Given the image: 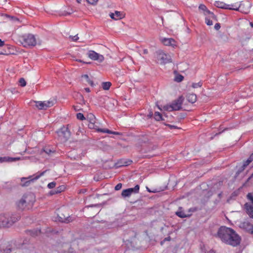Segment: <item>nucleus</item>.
<instances>
[{
    "instance_id": "obj_32",
    "label": "nucleus",
    "mask_w": 253,
    "mask_h": 253,
    "mask_svg": "<svg viewBox=\"0 0 253 253\" xmlns=\"http://www.w3.org/2000/svg\"><path fill=\"white\" fill-rule=\"evenodd\" d=\"M77 118L80 120H85V117L82 113H79L77 114Z\"/></svg>"
},
{
    "instance_id": "obj_31",
    "label": "nucleus",
    "mask_w": 253,
    "mask_h": 253,
    "mask_svg": "<svg viewBox=\"0 0 253 253\" xmlns=\"http://www.w3.org/2000/svg\"><path fill=\"white\" fill-rule=\"evenodd\" d=\"M21 158L20 157H16V158H12L8 157V162H12L16 161H18L21 160Z\"/></svg>"
},
{
    "instance_id": "obj_15",
    "label": "nucleus",
    "mask_w": 253,
    "mask_h": 253,
    "mask_svg": "<svg viewBox=\"0 0 253 253\" xmlns=\"http://www.w3.org/2000/svg\"><path fill=\"white\" fill-rule=\"evenodd\" d=\"M241 227L246 231L253 233V225L248 221H244L241 224Z\"/></svg>"
},
{
    "instance_id": "obj_18",
    "label": "nucleus",
    "mask_w": 253,
    "mask_h": 253,
    "mask_svg": "<svg viewBox=\"0 0 253 253\" xmlns=\"http://www.w3.org/2000/svg\"><path fill=\"white\" fill-rule=\"evenodd\" d=\"M17 204L19 208L21 209H24L28 205L24 195L23 196L21 199L17 202Z\"/></svg>"
},
{
    "instance_id": "obj_42",
    "label": "nucleus",
    "mask_w": 253,
    "mask_h": 253,
    "mask_svg": "<svg viewBox=\"0 0 253 253\" xmlns=\"http://www.w3.org/2000/svg\"><path fill=\"white\" fill-rule=\"evenodd\" d=\"M168 126H169V127L170 129H177L178 128V127L175 126H174V125H167Z\"/></svg>"
},
{
    "instance_id": "obj_38",
    "label": "nucleus",
    "mask_w": 253,
    "mask_h": 253,
    "mask_svg": "<svg viewBox=\"0 0 253 253\" xmlns=\"http://www.w3.org/2000/svg\"><path fill=\"white\" fill-rule=\"evenodd\" d=\"M65 187L64 186L62 185L58 187V190L55 192L56 193H60L61 191H63Z\"/></svg>"
},
{
    "instance_id": "obj_41",
    "label": "nucleus",
    "mask_w": 253,
    "mask_h": 253,
    "mask_svg": "<svg viewBox=\"0 0 253 253\" xmlns=\"http://www.w3.org/2000/svg\"><path fill=\"white\" fill-rule=\"evenodd\" d=\"M122 185L121 183H118L115 187L116 190H119L121 189Z\"/></svg>"
},
{
    "instance_id": "obj_2",
    "label": "nucleus",
    "mask_w": 253,
    "mask_h": 253,
    "mask_svg": "<svg viewBox=\"0 0 253 253\" xmlns=\"http://www.w3.org/2000/svg\"><path fill=\"white\" fill-rule=\"evenodd\" d=\"M184 98L181 96L178 98L171 103V104H168L163 106L162 107L157 105L158 109L161 111L165 110L167 111H172L174 110H178L181 108L182 104L183 102Z\"/></svg>"
},
{
    "instance_id": "obj_37",
    "label": "nucleus",
    "mask_w": 253,
    "mask_h": 253,
    "mask_svg": "<svg viewBox=\"0 0 253 253\" xmlns=\"http://www.w3.org/2000/svg\"><path fill=\"white\" fill-rule=\"evenodd\" d=\"M176 214L177 216L182 218L185 217L186 216V215L181 211L176 212Z\"/></svg>"
},
{
    "instance_id": "obj_5",
    "label": "nucleus",
    "mask_w": 253,
    "mask_h": 253,
    "mask_svg": "<svg viewBox=\"0 0 253 253\" xmlns=\"http://www.w3.org/2000/svg\"><path fill=\"white\" fill-rule=\"evenodd\" d=\"M21 42L24 47L35 46L37 41L34 35L32 34H27L21 37Z\"/></svg>"
},
{
    "instance_id": "obj_26",
    "label": "nucleus",
    "mask_w": 253,
    "mask_h": 253,
    "mask_svg": "<svg viewBox=\"0 0 253 253\" xmlns=\"http://www.w3.org/2000/svg\"><path fill=\"white\" fill-rule=\"evenodd\" d=\"M111 85V83L109 82H103L102 86L103 89L108 90Z\"/></svg>"
},
{
    "instance_id": "obj_25",
    "label": "nucleus",
    "mask_w": 253,
    "mask_h": 253,
    "mask_svg": "<svg viewBox=\"0 0 253 253\" xmlns=\"http://www.w3.org/2000/svg\"><path fill=\"white\" fill-rule=\"evenodd\" d=\"M82 79L84 80V81L88 83L90 85H91V86L94 85L93 82L89 79V77L88 76V75H84L82 76Z\"/></svg>"
},
{
    "instance_id": "obj_34",
    "label": "nucleus",
    "mask_w": 253,
    "mask_h": 253,
    "mask_svg": "<svg viewBox=\"0 0 253 253\" xmlns=\"http://www.w3.org/2000/svg\"><path fill=\"white\" fill-rule=\"evenodd\" d=\"M56 186V183L55 182H51L48 184L47 187L49 189H52L55 187Z\"/></svg>"
},
{
    "instance_id": "obj_17",
    "label": "nucleus",
    "mask_w": 253,
    "mask_h": 253,
    "mask_svg": "<svg viewBox=\"0 0 253 253\" xmlns=\"http://www.w3.org/2000/svg\"><path fill=\"white\" fill-rule=\"evenodd\" d=\"M245 208L249 216L253 218V206L250 204L246 203L245 204Z\"/></svg>"
},
{
    "instance_id": "obj_46",
    "label": "nucleus",
    "mask_w": 253,
    "mask_h": 253,
    "mask_svg": "<svg viewBox=\"0 0 253 253\" xmlns=\"http://www.w3.org/2000/svg\"><path fill=\"white\" fill-rule=\"evenodd\" d=\"M248 159L251 160V162L253 161V153L251 155Z\"/></svg>"
},
{
    "instance_id": "obj_11",
    "label": "nucleus",
    "mask_w": 253,
    "mask_h": 253,
    "mask_svg": "<svg viewBox=\"0 0 253 253\" xmlns=\"http://www.w3.org/2000/svg\"><path fill=\"white\" fill-rule=\"evenodd\" d=\"M139 190V186L138 185H136L134 188H128L124 190L122 192V195L124 197H129L131 194L134 193H137Z\"/></svg>"
},
{
    "instance_id": "obj_21",
    "label": "nucleus",
    "mask_w": 253,
    "mask_h": 253,
    "mask_svg": "<svg viewBox=\"0 0 253 253\" xmlns=\"http://www.w3.org/2000/svg\"><path fill=\"white\" fill-rule=\"evenodd\" d=\"M197 100V96L195 94H190L187 96V100L191 103H193L196 102Z\"/></svg>"
},
{
    "instance_id": "obj_13",
    "label": "nucleus",
    "mask_w": 253,
    "mask_h": 253,
    "mask_svg": "<svg viewBox=\"0 0 253 253\" xmlns=\"http://www.w3.org/2000/svg\"><path fill=\"white\" fill-rule=\"evenodd\" d=\"M199 9L203 11L205 16H209L210 18H214V14L208 9L206 6L203 4H201L199 6Z\"/></svg>"
},
{
    "instance_id": "obj_44",
    "label": "nucleus",
    "mask_w": 253,
    "mask_h": 253,
    "mask_svg": "<svg viewBox=\"0 0 253 253\" xmlns=\"http://www.w3.org/2000/svg\"><path fill=\"white\" fill-rule=\"evenodd\" d=\"M220 25L219 23H216L215 24L214 28L215 30H218L220 29Z\"/></svg>"
},
{
    "instance_id": "obj_53",
    "label": "nucleus",
    "mask_w": 253,
    "mask_h": 253,
    "mask_svg": "<svg viewBox=\"0 0 253 253\" xmlns=\"http://www.w3.org/2000/svg\"><path fill=\"white\" fill-rule=\"evenodd\" d=\"M76 61H78V62H83V61L81 60H80V59H77ZM83 63H84L85 62H83Z\"/></svg>"
},
{
    "instance_id": "obj_45",
    "label": "nucleus",
    "mask_w": 253,
    "mask_h": 253,
    "mask_svg": "<svg viewBox=\"0 0 253 253\" xmlns=\"http://www.w3.org/2000/svg\"><path fill=\"white\" fill-rule=\"evenodd\" d=\"M4 41H2L0 39V47L3 46L4 45Z\"/></svg>"
},
{
    "instance_id": "obj_55",
    "label": "nucleus",
    "mask_w": 253,
    "mask_h": 253,
    "mask_svg": "<svg viewBox=\"0 0 253 253\" xmlns=\"http://www.w3.org/2000/svg\"><path fill=\"white\" fill-rule=\"evenodd\" d=\"M250 25H251V26L252 27H253V23H250Z\"/></svg>"
},
{
    "instance_id": "obj_52",
    "label": "nucleus",
    "mask_w": 253,
    "mask_h": 253,
    "mask_svg": "<svg viewBox=\"0 0 253 253\" xmlns=\"http://www.w3.org/2000/svg\"><path fill=\"white\" fill-rule=\"evenodd\" d=\"M52 151L50 150H49L48 151H45V152L48 154H49Z\"/></svg>"
},
{
    "instance_id": "obj_8",
    "label": "nucleus",
    "mask_w": 253,
    "mask_h": 253,
    "mask_svg": "<svg viewBox=\"0 0 253 253\" xmlns=\"http://www.w3.org/2000/svg\"><path fill=\"white\" fill-rule=\"evenodd\" d=\"M36 106L39 109H46L54 105V102L51 101H35Z\"/></svg>"
},
{
    "instance_id": "obj_39",
    "label": "nucleus",
    "mask_w": 253,
    "mask_h": 253,
    "mask_svg": "<svg viewBox=\"0 0 253 253\" xmlns=\"http://www.w3.org/2000/svg\"><path fill=\"white\" fill-rule=\"evenodd\" d=\"M87 1L91 4H95L98 0H86Z\"/></svg>"
},
{
    "instance_id": "obj_19",
    "label": "nucleus",
    "mask_w": 253,
    "mask_h": 253,
    "mask_svg": "<svg viewBox=\"0 0 253 253\" xmlns=\"http://www.w3.org/2000/svg\"><path fill=\"white\" fill-rule=\"evenodd\" d=\"M214 5L218 8L227 9L228 4L220 1H216L214 3Z\"/></svg>"
},
{
    "instance_id": "obj_28",
    "label": "nucleus",
    "mask_w": 253,
    "mask_h": 253,
    "mask_svg": "<svg viewBox=\"0 0 253 253\" xmlns=\"http://www.w3.org/2000/svg\"><path fill=\"white\" fill-rule=\"evenodd\" d=\"M183 79H184V77L183 76L178 74L175 76L174 81L177 82H181V81H183Z\"/></svg>"
},
{
    "instance_id": "obj_40",
    "label": "nucleus",
    "mask_w": 253,
    "mask_h": 253,
    "mask_svg": "<svg viewBox=\"0 0 253 253\" xmlns=\"http://www.w3.org/2000/svg\"><path fill=\"white\" fill-rule=\"evenodd\" d=\"M250 163H251V160L248 159L247 160L244 162L243 164V168H245Z\"/></svg>"
},
{
    "instance_id": "obj_36",
    "label": "nucleus",
    "mask_w": 253,
    "mask_h": 253,
    "mask_svg": "<svg viewBox=\"0 0 253 253\" xmlns=\"http://www.w3.org/2000/svg\"><path fill=\"white\" fill-rule=\"evenodd\" d=\"M247 198L248 200H249L251 203L253 204V194L252 193H249L247 195Z\"/></svg>"
},
{
    "instance_id": "obj_43",
    "label": "nucleus",
    "mask_w": 253,
    "mask_h": 253,
    "mask_svg": "<svg viewBox=\"0 0 253 253\" xmlns=\"http://www.w3.org/2000/svg\"><path fill=\"white\" fill-rule=\"evenodd\" d=\"M12 251V250L11 248H8V249H6L5 250H3V252L4 253H9Z\"/></svg>"
},
{
    "instance_id": "obj_47",
    "label": "nucleus",
    "mask_w": 253,
    "mask_h": 253,
    "mask_svg": "<svg viewBox=\"0 0 253 253\" xmlns=\"http://www.w3.org/2000/svg\"><path fill=\"white\" fill-rule=\"evenodd\" d=\"M153 115V112L152 111H151L149 113V114L148 115V117L149 118H151L152 117V116Z\"/></svg>"
},
{
    "instance_id": "obj_20",
    "label": "nucleus",
    "mask_w": 253,
    "mask_h": 253,
    "mask_svg": "<svg viewBox=\"0 0 253 253\" xmlns=\"http://www.w3.org/2000/svg\"><path fill=\"white\" fill-rule=\"evenodd\" d=\"M240 9V4L235 3L234 4H228L227 9L239 11Z\"/></svg>"
},
{
    "instance_id": "obj_7",
    "label": "nucleus",
    "mask_w": 253,
    "mask_h": 253,
    "mask_svg": "<svg viewBox=\"0 0 253 253\" xmlns=\"http://www.w3.org/2000/svg\"><path fill=\"white\" fill-rule=\"evenodd\" d=\"M88 57L94 61H97L99 62H102L104 60L103 55L100 54L93 50H90L87 53Z\"/></svg>"
},
{
    "instance_id": "obj_35",
    "label": "nucleus",
    "mask_w": 253,
    "mask_h": 253,
    "mask_svg": "<svg viewBox=\"0 0 253 253\" xmlns=\"http://www.w3.org/2000/svg\"><path fill=\"white\" fill-rule=\"evenodd\" d=\"M70 40H71L72 41H77L79 39V37H78V35H75L74 36H70L69 37Z\"/></svg>"
},
{
    "instance_id": "obj_10",
    "label": "nucleus",
    "mask_w": 253,
    "mask_h": 253,
    "mask_svg": "<svg viewBox=\"0 0 253 253\" xmlns=\"http://www.w3.org/2000/svg\"><path fill=\"white\" fill-rule=\"evenodd\" d=\"M160 41L166 46H169L172 47H175L177 46L176 42L172 38H162Z\"/></svg>"
},
{
    "instance_id": "obj_54",
    "label": "nucleus",
    "mask_w": 253,
    "mask_h": 253,
    "mask_svg": "<svg viewBox=\"0 0 253 253\" xmlns=\"http://www.w3.org/2000/svg\"><path fill=\"white\" fill-rule=\"evenodd\" d=\"M77 2H78V3H80V2H81V0H77Z\"/></svg>"
},
{
    "instance_id": "obj_1",
    "label": "nucleus",
    "mask_w": 253,
    "mask_h": 253,
    "mask_svg": "<svg viewBox=\"0 0 253 253\" xmlns=\"http://www.w3.org/2000/svg\"><path fill=\"white\" fill-rule=\"evenodd\" d=\"M218 237L223 242L233 246H236L240 243V238L231 228L221 227L217 232Z\"/></svg>"
},
{
    "instance_id": "obj_6",
    "label": "nucleus",
    "mask_w": 253,
    "mask_h": 253,
    "mask_svg": "<svg viewBox=\"0 0 253 253\" xmlns=\"http://www.w3.org/2000/svg\"><path fill=\"white\" fill-rule=\"evenodd\" d=\"M157 59L158 63L161 64H165L172 62L171 55L162 50L157 52Z\"/></svg>"
},
{
    "instance_id": "obj_50",
    "label": "nucleus",
    "mask_w": 253,
    "mask_h": 253,
    "mask_svg": "<svg viewBox=\"0 0 253 253\" xmlns=\"http://www.w3.org/2000/svg\"><path fill=\"white\" fill-rule=\"evenodd\" d=\"M143 53H144V54H147V53H148V50H147V49H144V50H143Z\"/></svg>"
},
{
    "instance_id": "obj_22",
    "label": "nucleus",
    "mask_w": 253,
    "mask_h": 253,
    "mask_svg": "<svg viewBox=\"0 0 253 253\" xmlns=\"http://www.w3.org/2000/svg\"><path fill=\"white\" fill-rule=\"evenodd\" d=\"M206 16L205 22H206V24L208 26L212 25V24H213L212 20H216V17L215 15H214V18H210V17L209 16Z\"/></svg>"
},
{
    "instance_id": "obj_3",
    "label": "nucleus",
    "mask_w": 253,
    "mask_h": 253,
    "mask_svg": "<svg viewBox=\"0 0 253 253\" xmlns=\"http://www.w3.org/2000/svg\"><path fill=\"white\" fill-rule=\"evenodd\" d=\"M87 120L89 121V123L88 124L89 128L91 129H96L97 131L101 132L103 133H107L109 134H113L116 135H120L121 133L117 131H111L106 128H99L97 124H96V119L94 115L90 114L88 115L87 117Z\"/></svg>"
},
{
    "instance_id": "obj_27",
    "label": "nucleus",
    "mask_w": 253,
    "mask_h": 253,
    "mask_svg": "<svg viewBox=\"0 0 253 253\" xmlns=\"http://www.w3.org/2000/svg\"><path fill=\"white\" fill-rule=\"evenodd\" d=\"M154 119L157 121H162L163 120L162 114L158 112H156L154 114Z\"/></svg>"
},
{
    "instance_id": "obj_12",
    "label": "nucleus",
    "mask_w": 253,
    "mask_h": 253,
    "mask_svg": "<svg viewBox=\"0 0 253 253\" xmlns=\"http://www.w3.org/2000/svg\"><path fill=\"white\" fill-rule=\"evenodd\" d=\"M45 171H43L42 172H41V173H37L33 175H32V176H29L27 178H25V177H23L21 179V181H23L24 180H26V179H28V181H27L25 184H24L23 185L24 186H27L28 185V184L31 182V181H33L34 180H37L38 179H39L41 176H42V175H43Z\"/></svg>"
},
{
    "instance_id": "obj_49",
    "label": "nucleus",
    "mask_w": 253,
    "mask_h": 253,
    "mask_svg": "<svg viewBox=\"0 0 253 253\" xmlns=\"http://www.w3.org/2000/svg\"><path fill=\"white\" fill-rule=\"evenodd\" d=\"M170 240V237H167V238H166L164 240V241H169Z\"/></svg>"
},
{
    "instance_id": "obj_14",
    "label": "nucleus",
    "mask_w": 253,
    "mask_h": 253,
    "mask_svg": "<svg viewBox=\"0 0 253 253\" xmlns=\"http://www.w3.org/2000/svg\"><path fill=\"white\" fill-rule=\"evenodd\" d=\"M109 16L112 19L118 20L123 18L125 17V14L123 12L115 11L114 13H110Z\"/></svg>"
},
{
    "instance_id": "obj_51",
    "label": "nucleus",
    "mask_w": 253,
    "mask_h": 253,
    "mask_svg": "<svg viewBox=\"0 0 253 253\" xmlns=\"http://www.w3.org/2000/svg\"><path fill=\"white\" fill-rule=\"evenodd\" d=\"M207 253H215V252L213 250H211L208 252Z\"/></svg>"
},
{
    "instance_id": "obj_16",
    "label": "nucleus",
    "mask_w": 253,
    "mask_h": 253,
    "mask_svg": "<svg viewBox=\"0 0 253 253\" xmlns=\"http://www.w3.org/2000/svg\"><path fill=\"white\" fill-rule=\"evenodd\" d=\"M25 197L27 201L28 205H32L35 201V197L33 193H29L25 194Z\"/></svg>"
},
{
    "instance_id": "obj_30",
    "label": "nucleus",
    "mask_w": 253,
    "mask_h": 253,
    "mask_svg": "<svg viewBox=\"0 0 253 253\" xmlns=\"http://www.w3.org/2000/svg\"><path fill=\"white\" fill-rule=\"evenodd\" d=\"M8 162V157H0V163Z\"/></svg>"
},
{
    "instance_id": "obj_33",
    "label": "nucleus",
    "mask_w": 253,
    "mask_h": 253,
    "mask_svg": "<svg viewBox=\"0 0 253 253\" xmlns=\"http://www.w3.org/2000/svg\"><path fill=\"white\" fill-rule=\"evenodd\" d=\"M19 83L21 86L24 87L26 85V82L23 78H21L19 80Z\"/></svg>"
},
{
    "instance_id": "obj_23",
    "label": "nucleus",
    "mask_w": 253,
    "mask_h": 253,
    "mask_svg": "<svg viewBox=\"0 0 253 253\" xmlns=\"http://www.w3.org/2000/svg\"><path fill=\"white\" fill-rule=\"evenodd\" d=\"M82 79L84 80V81L88 83L90 85H91V86L94 85L93 82L89 79V77L88 76V75H84L82 76Z\"/></svg>"
},
{
    "instance_id": "obj_48",
    "label": "nucleus",
    "mask_w": 253,
    "mask_h": 253,
    "mask_svg": "<svg viewBox=\"0 0 253 253\" xmlns=\"http://www.w3.org/2000/svg\"><path fill=\"white\" fill-rule=\"evenodd\" d=\"M84 90L87 92H90V89L89 88H88V87L85 88Z\"/></svg>"
},
{
    "instance_id": "obj_24",
    "label": "nucleus",
    "mask_w": 253,
    "mask_h": 253,
    "mask_svg": "<svg viewBox=\"0 0 253 253\" xmlns=\"http://www.w3.org/2000/svg\"><path fill=\"white\" fill-rule=\"evenodd\" d=\"M82 79L84 80V81L88 83L90 85H91V86L94 85L93 82L89 79V77L88 76V75H84L82 76Z\"/></svg>"
},
{
    "instance_id": "obj_29",
    "label": "nucleus",
    "mask_w": 253,
    "mask_h": 253,
    "mask_svg": "<svg viewBox=\"0 0 253 253\" xmlns=\"http://www.w3.org/2000/svg\"><path fill=\"white\" fill-rule=\"evenodd\" d=\"M202 83L201 82H199L197 83H193L192 84V86L194 88L200 87L202 86Z\"/></svg>"
},
{
    "instance_id": "obj_56",
    "label": "nucleus",
    "mask_w": 253,
    "mask_h": 253,
    "mask_svg": "<svg viewBox=\"0 0 253 253\" xmlns=\"http://www.w3.org/2000/svg\"><path fill=\"white\" fill-rule=\"evenodd\" d=\"M66 221H68V222H69V220H68V219H66Z\"/></svg>"
},
{
    "instance_id": "obj_4",
    "label": "nucleus",
    "mask_w": 253,
    "mask_h": 253,
    "mask_svg": "<svg viewBox=\"0 0 253 253\" xmlns=\"http://www.w3.org/2000/svg\"><path fill=\"white\" fill-rule=\"evenodd\" d=\"M17 218L10 216L9 213L0 215V227H8L18 220Z\"/></svg>"
},
{
    "instance_id": "obj_9",
    "label": "nucleus",
    "mask_w": 253,
    "mask_h": 253,
    "mask_svg": "<svg viewBox=\"0 0 253 253\" xmlns=\"http://www.w3.org/2000/svg\"><path fill=\"white\" fill-rule=\"evenodd\" d=\"M251 6V2L248 0L241 2L239 11L243 13L247 14L250 12Z\"/></svg>"
}]
</instances>
